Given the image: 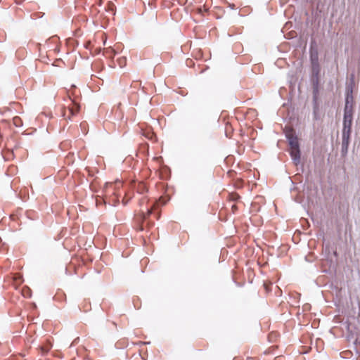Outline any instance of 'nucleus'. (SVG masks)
Returning <instances> with one entry per match:
<instances>
[{
    "instance_id": "obj_7",
    "label": "nucleus",
    "mask_w": 360,
    "mask_h": 360,
    "mask_svg": "<svg viewBox=\"0 0 360 360\" xmlns=\"http://www.w3.org/2000/svg\"><path fill=\"white\" fill-rule=\"evenodd\" d=\"M68 108L71 115H74L79 111V106L76 102L72 101V104L71 105L68 106Z\"/></svg>"
},
{
    "instance_id": "obj_5",
    "label": "nucleus",
    "mask_w": 360,
    "mask_h": 360,
    "mask_svg": "<svg viewBox=\"0 0 360 360\" xmlns=\"http://www.w3.org/2000/svg\"><path fill=\"white\" fill-rule=\"evenodd\" d=\"M286 137L288 140L290 149L300 148L298 139L296 136H294L292 134H287Z\"/></svg>"
},
{
    "instance_id": "obj_13",
    "label": "nucleus",
    "mask_w": 360,
    "mask_h": 360,
    "mask_svg": "<svg viewBox=\"0 0 360 360\" xmlns=\"http://www.w3.org/2000/svg\"><path fill=\"white\" fill-rule=\"evenodd\" d=\"M191 62H192V60H188L187 62H186L187 63V65H188L189 63H191Z\"/></svg>"
},
{
    "instance_id": "obj_9",
    "label": "nucleus",
    "mask_w": 360,
    "mask_h": 360,
    "mask_svg": "<svg viewBox=\"0 0 360 360\" xmlns=\"http://www.w3.org/2000/svg\"><path fill=\"white\" fill-rule=\"evenodd\" d=\"M13 124L16 126V127H20L21 126V120L20 117H15L13 119Z\"/></svg>"
},
{
    "instance_id": "obj_1",
    "label": "nucleus",
    "mask_w": 360,
    "mask_h": 360,
    "mask_svg": "<svg viewBox=\"0 0 360 360\" xmlns=\"http://www.w3.org/2000/svg\"><path fill=\"white\" fill-rule=\"evenodd\" d=\"M352 120L353 112H350L349 110H344L342 137H350Z\"/></svg>"
},
{
    "instance_id": "obj_15",
    "label": "nucleus",
    "mask_w": 360,
    "mask_h": 360,
    "mask_svg": "<svg viewBox=\"0 0 360 360\" xmlns=\"http://www.w3.org/2000/svg\"><path fill=\"white\" fill-rule=\"evenodd\" d=\"M122 63H123V61H122V59H120V65H122Z\"/></svg>"
},
{
    "instance_id": "obj_10",
    "label": "nucleus",
    "mask_w": 360,
    "mask_h": 360,
    "mask_svg": "<svg viewBox=\"0 0 360 360\" xmlns=\"http://www.w3.org/2000/svg\"><path fill=\"white\" fill-rule=\"evenodd\" d=\"M50 346L41 347V351L43 352H47L50 349Z\"/></svg>"
},
{
    "instance_id": "obj_3",
    "label": "nucleus",
    "mask_w": 360,
    "mask_h": 360,
    "mask_svg": "<svg viewBox=\"0 0 360 360\" xmlns=\"http://www.w3.org/2000/svg\"><path fill=\"white\" fill-rule=\"evenodd\" d=\"M352 103H353V96H352V89L348 90L347 93V96L345 99V106L344 110H349L350 112H353L352 109Z\"/></svg>"
},
{
    "instance_id": "obj_14",
    "label": "nucleus",
    "mask_w": 360,
    "mask_h": 360,
    "mask_svg": "<svg viewBox=\"0 0 360 360\" xmlns=\"http://www.w3.org/2000/svg\"><path fill=\"white\" fill-rule=\"evenodd\" d=\"M122 63H123V61H122V59H120V65H122Z\"/></svg>"
},
{
    "instance_id": "obj_4",
    "label": "nucleus",
    "mask_w": 360,
    "mask_h": 360,
    "mask_svg": "<svg viewBox=\"0 0 360 360\" xmlns=\"http://www.w3.org/2000/svg\"><path fill=\"white\" fill-rule=\"evenodd\" d=\"M290 156H291L294 163L296 165H298L300 162V148L290 149Z\"/></svg>"
},
{
    "instance_id": "obj_11",
    "label": "nucleus",
    "mask_w": 360,
    "mask_h": 360,
    "mask_svg": "<svg viewBox=\"0 0 360 360\" xmlns=\"http://www.w3.org/2000/svg\"><path fill=\"white\" fill-rule=\"evenodd\" d=\"M153 212V208H150V209H148V212H147V215H149L152 213Z\"/></svg>"
},
{
    "instance_id": "obj_8",
    "label": "nucleus",
    "mask_w": 360,
    "mask_h": 360,
    "mask_svg": "<svg viewBox=\"0 0 360 360\" xmlns=\"http://www.w3.org/2000/svg\"><path fill=\"white\" fill-rule=\"evenodd\" d=\"M311 65H319L317 52L311 53Z\"/></svg>"
},
{
    "instance_id": "obj_12",
    "label": "nucleus",
    "mask_w": 360,
    "mask_h": 360,
    "mask_svg": "<svg viewBox=\"0 0 360 360\" xmlns=\"http://www.w3.org/2000/svg\"><path fill=\"white\" fill-rule=\"evenodd\" d=\"M106 186L107 187H112L113 186V184H112V183H106Z\"/></svg>"
},
{
    "instance_id": "obj_2",
    "label": "nucleus",
    "mask_w": 360,
    "mask_h": 360,
    "mask_svg": "<svg viewBox=\"0 0 360 360\" xmlns=\"http://www.w3.org/2000/svg\"><path fill=\"white\" fill-rule=\"evenodd\" d=\"M312 69V84H313V91L314 94L318 93L319 89V80L320 73L319 65H311Z\"/></svg>"
},
{
    "instance_id": "obj_6",
    "label": "nucleus",
    "mask_w": 360,
    "mask_h": 360,
    "mask_svg": "<svg viewBox=\"0 0 360 360\" xmlns=\"http://www.w3.org/2000/svg\"><path fill=\"white\" fill-rule=\"evenodd\" d=\"M350 137H342V153L346 154L348 151V147L349 144Z\"/></svg>"
}]
</instances>
